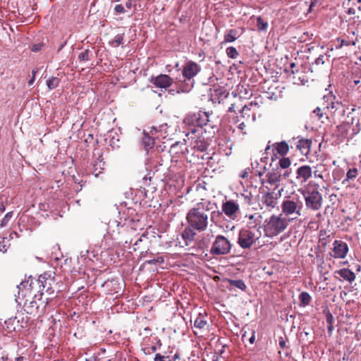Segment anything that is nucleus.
<instances>
[{
  "instance_id": "nucleus-47",
  "label": "nucleus",
  "mask_w": 361,
  "mask_h": 361,
  "mask_svg": "<svg viewBox=\"0 0 361 361\" xmlns=\"http://www.w3.org/2000/svg\"><path fill=\"white\" fill-rule=\"evenodd\" d=\"M114 10L117 13H123L125 12L124 7L121 4L116 5Z\"/></svg>"
},
{
  "instance_id": "nucleus-49",
  "label": "nucleus",
  "mask_w": 361,
  "mask_h": 361,
  "mask_svg": "<svg viewBox=\"0 0 361 361\" xmlns=\"http://www.w3.org/2000/svg\"><path fill=\"white\" fill-rule=\"evenodd\" d=\"M315 63L317 65H322L324 63V56L321 55L319 56L316 60H315Z\"/></svg>"
},
{
  "instance_id": "nucleus-52",
  "label": "nucleus",
  "mask_w": 361,
  "mask_h": 361,
  "mask_svg": "<svg viewBox=\"0 0 361 361\" xmlns=\"http://www.w3.org/2000/svg\"><path fill=\"white\" fill-rule=\"evenodd\" d=\"M279 343L281 348H286V341H284V339L283 338H279Z\"/></svg>"
},
{
  "instance_id": "nucleus-4",
  "label": "nucleus",
  "mask_w": 361,
  "mask_h": 361,
  "mask_svg": "<svg viewBox=\"0 0 361 361\" xmlns=\"http://www.w3.org/2000/svg\"><path fill=\"white\" fill-rule=\"evenodd\" d=\"M187 221L189 226L199 231H204L208 224V216L204 208L197 205V207L191 209L187 214Z\"/></svg>"
},
{
  "instance_id": "nucleus-16",
  "label": "nucleus",
  "mask_w": 361,
  "mask_h": 361,
  "mask_svg": "<svg viewBox=\"0 0 361 361\" xmlns=\"http://www.w3.org/2000/svg\"><path fill=\"white\" fill-rule=\"evenodd\" d=\"M324 101L321 104L322 111L326 115V120L332 118L333 108H331V102H334V97L331 95L324 96Z\"/></svg>"
},
{
  "instance_id": "nucleus-50",
  "label": "nucleus",
  "mask_w": 361,
  "mask_h": 361,
  "mask_svg": "<svg viewBox=\"0 0 361 361\" xmlns=\"http://www.w3.org/2000/svg\"><path fill=\"white\" fill-rule=\"evenodd\" d=\"M165 357H166L161 355V354L157 353L155 355L154 361H165Z\"/></svg>"
},
{
  "instance_id": "nucleus-18",
  "label": "nucleus",
  "mask_w": 361,
  "mask_h": 361,
  "mask_svg": "<svg viewBox=\"0 0 361 361\" xmlns=\"http://www.w3.org/2000/svg\"><path fill=\"white\" fill-rule=\"evenodd\" d=\"M238 204L233 201H227L222 205V211L228 217L233 218L238 210Z\"/></svg>"
},
{
  "instance_id": "nucleus-54",
  "label": "nucleus",
  "mask_w": 361,
  "mask_h": 361,
  "mask_svg": "<svg viewBox=\"0 0 361 361\" xmlns=\"http://www.w3.org/2000/svg\"><path fill=\"white\" fill-rule=\"evenodd\" d=\"M327 330L329 334H331L334 331L333 324H327Z\"/></svg>"
},
{
  "instance_id": "nucleus-20",
  "label": "nucleus",
  "mask_w": 361,
  "mask_h": 361,
  "mask_svg": "<svg viewBox=\"0 0 361 361\" xmlns=\"http://www.w3.org/2000/svg\"><path fill=\"white\" fill-rule=\"evenodd\" d=\"M357 39V37L350 38L349 37H342L336 39L337 44L336 49H341L343 47L355 46Z\"/></svg>"
},
{
  "instance_id": "nucleus-55",
  "label": "nucleus",
  "mask_w": 361,
  "mask_h": 361,
  "mask_svg": "<svg viewBox=\"0 0 361 361\" xmlns=\"http://www.w3.org/2000/svg\"><path fill=\"white\" fill-rule=\"evenodd\" d=\"M177 357H178L177 355H175L173 358H170V357L166 356L165 357V361H175L176 358H177Z\"/></svg>"
},
{
  "instance_id": "nucleus-57",
  "label": "nucleus",
  "mask_w": 361,
  "mask_h": 361,
  "mask_svg": "<svg viewBox=\"0 0 361 361\" xmlns=\"http://www.w3.org/2000/svg\"><path fill=\"white\" fill-rule=\"evenodd\" d=\"M255 332H253L252 336L250 337V343H253L255 342Z\"/></svg>"
},
{
  "instance_id": "nucleus-32",
  "label": "nucleus",
  "mask_w": 361,
  "mask_h": 361,
  "mask_svg": "<svg viewBox=\"0 0 361 361\" xmlns=\"http://www.w3.org/2000/svg\"><path fill=\"white\" fill-rule=\"evenodd\" d=\"M349 86L355 91L361 93V78H352L349 81Z\"/></svg>"
},
{
  "instance_id": "nucleus-51",
  "label": "nucleus",
  "mask_w": 361,
  "mask_h": 361,
  "mask_svg": "<svg viewBox=\"0 0 361 361\" xmlns=\"http://www.w3.org/2000/svg\"><path fill=\"white\" fill-rule=\"evenodd\" d=\"M238 129L242 131V133L243 134H246V132L244 131V130L246 128V124L244 123H241L239 124V126H238Z\"/></svg>"
},
{
  "instance_id": "nucleus-12",
  "label": "nucleus",
  "mask_w": 361,
  "mask_h": 361,
  "mask_svg": "<svg viewBox=\"0 0 361 361\" xmlns=\"http://www.w3.org/2000/svg\"><path fill=\"white\" fill-rule=\"evenodd\" d=\"M231 250L229 241L223 235H218L213 243L211 252L215 255H225Z\"/></svg>"
},
{
  "instance_id": "nucleus-34",
  "label": "nucleus",
  "mask_w": 361,
  "mask_h": 361,
  "mask_svg": "<svg viewBox=\"0 0 361 361\" xmlns=\"http://www.w3.org/2000/svg\"><path fill=\"white\" fill-rule=\"evenodd\" d=\"M142 143L146 149H150L154 146V140L153 137L144 133V137L142 138Z\"/></svg>"
},
{
  "instance_id": "nucleus-40",
  "label": "nucleus",
  "mask_w": 361,
  "mask_h": 361,
  "mask_svg": "<svg viewBox=\"0 0 361 361\" xmlns=\"http://www.w3.org/2000/svg\"><path fill=\"white\" fill-rule=\"evenodd\" d=\"M230 284L240 290H245L246 288V285L242 280H231Z\"/></svg>"
},
{
  "instance_id": "nucleus-39",
  "label": "nucleus",
  "mask_w": 361,
  "mask_h": 361,
  "mask_svg": "<svg viewBox=\"0 0 361 361\" xmlns=\"http://www.w3.org/2000/svg\"><path fill=\"white\" fill-rule=\"evenodd\" d=\"M290 164L291 161L288 157H283L279 161V165L280 166L281 168L283 169L288 168L290 166Z\"/></svg>"
},
{
  "instance_id": "nucleus-6",
  "label": "nucleus",
  "mask_w": 361,
  "mask_h": 361,
  "mask_svg": "<svg viewBox=\"0 0 361 361\" xmlns=\"http://www.w3.org/2000/svg\"><path fill=\"white\" fill-rule=\"evenodd\" d=\"M331 108L334 109L332 113V118L340 119L343 118L345 114H347L344 122L347 123H353L354 118L353 116H351V115H353L354 111H355V109L350 108V106H345L341 102L336 101L335 97L334 102H331Z\"/></svg>"
},
{
  "instance_id": "nucleus-14",
  "label": "nucleus",
  "mask_w": 361,
  "mask_h": 361,
  "mask_svg": "<svg viewBox=\"0 0 361 361\" xmlns=\"http://www.w3.org/2000/svg\"><path fill=\"white\" fill-rule=\"evenodd\" d=\"M296 180L303 184L312 177V169L309 165H302L295 171Z\"/></svg>"
},
{
  "instance_id": "nucleus-9",
  "label": "nucleus",
  "mask_w": 361,
  "mask_h": 361,
  "mask_svg": "<svg viewBox=\"0 0 361 361\" xmlns=\"http://www.w3.org/2000/svg\"><path fill=\"white\" fill-rule=\"evenodd\" d=\"M209 122V115L205 111H199L187 116L184 119V123L187 125L193 126L203 127Z\"/></svg>"
},
{
  "instance_id": "nucleus-19",
  "label": "nucleus",
  "mask_w": 361,
  "mask_h": 361,
  "mask_svg": "<svg viewBox=\"0 0 361 361\" xmlns=\"http://www.w3.org/2000/svg\"><path fill=\"white\" fill-rule=\"evenodd\" d=\"M312 140L309 139H300L298 141L296 148L302 154L307 156L310 151Z\"/></svg>"
},
{
  "instance_id": "nucleus-25",
  "label": "nucleus",
  "mask_w": 361,
  "mask_h": 361,
  "mask_svg": "<svg viewBox=\"0 0 361 361\" xmlns=\"http://www.w3.org/2000/svg\"><path fill=\"white\" fill-rule=\"evenodd\" d=\"M312 175L315 178L324 180L323 173L326 171V166L324 164H318L312 168Z\"/></svg>"
},
{
  "instance_id": "nucleus-60",
  "label": "nucleus",
  "mask_w": 361,
  "mask_h": 361,
  "mask_svg": "<svg viewBox=\"0 0 361 361\" xmlns=\"http://www.w3.org/2000/svg\"><path fill=\"white\" fill-rule=\"evenodd\" d=\"M35 78L32 76L31 79L28 81V85H32L35 82Z\"/></svg>"
},
{
  "instance_id": "nucleus-62",
  "label": "nucleus",
  "mask_w": 361,
  "mask_h": 361,
  "mask_svg": "<svg viewBox=\"0 0 361 361\" xmlns=\"http://www.w3.org/2000/svg\"><path fill=\"white\" fill-rule=\"evenodd\" d=\"M126 6L128 8H131V2L130 1L126 2Z\"/></svg>"
},
{
  "instance_id": "nucleus-43",
  "label": "nucleus",
  "mask_w": 361,
  "mask_h": 361,
  "mask_svg": "<svg viewBox=\"0 0 361 361\" xmlns=\"http://www.w3.org/2000/svg\"><path fill=\"white\" fill-rule=\"evenodd\" d=\"M78 59L80 61H88L89 60V50L86 49L84 51L81 52L78 56Z\"/></svg>"
},
{
  "instance_id": "nucleus-26",
  "label": "nucleus",
  "mask_w": 361,
  "mask_h": 361,
  "mask_svg": "<svg viewBox=\"0 0 361 361\" xmlns=\"http://www.w3.org/2000/svg\"><path fill=\"white\" fill-rule=\"evenodd\" d=\"M238 243L243 248L248 247V230L243 228L239 233Z\"/></svg>"
},
{
  "instance_id": "nucleus-28",
  "label": "nucleus",
  "mask_w": 361,
  "mask_h": 361,
  "mask_svg": "<svg viewBox=\"0 0 361 361\" xmlns=\"http://www.w3.org/2000/svg\"><path fill=\"white\" fill-rule=\"evenodd\" d=\"M212 97H217V98H214V99H218V102L220 103L221 100L226 98L228 96V92L222 87L216 88L214 90V93L212 94Z\"/></svg>"
},
{
  "instance_id": "nucleus-58",
  "label": "nucleus",
  "mask_w": 361,
  "mask_h": 361,
  "mask_svg": "<svg viewBox=\"0 0 361 361\" xmlns=\"http://www.w3.org/2000/svg\"><path fill=\"white\" fill-rule=\"evenodd\" d=\"M247 171L246 170L243 171L240 175V177L242 178H245L246 176H247Z\"/></svg>"
},
{
  "instance_id": "nucleus-38",
  "label": "nucleus",
  "mask_w": 361,
  "mask_h": 361,
  "mask_svg": "<svg viewBox=\"0 0 361 361\" xmlns=\"http://www.w3.org/2000/svg\"><path fill=\"white\" fill-rule=\"evenodd\" d=\"M313 114H314L318 118V119L322 121V122H324V121L326 120V115L324 114V111H322L321 105L317 106L313 111Z\"/></svg>"
},
{
  "instance_id": "nucleus-53",
  "label": "nucleus",
  "mask_w": 361,
  "mask_h": 361,
  "mask_svg": "<svg viewBox=\"0 0 361 361\" xmlns=\"http://www.w3.org/2000/svg\"><path fill=\"white\" fill-rule=\"evenodd\" d=\"M177 147H178V143L173 145L171 147L170 152H171V153H173V154H176V153H178V152H176V148H177Z\"/></svg>"
},
{
  "instance_id": "nucleus-59",
  "label": "nucleus",
  "mask_w": 361,
  "mask_h": 361,
  "mask_svg": "<svg viewBox=\"0 0 361 361\" xmlns=\"http://www.w3.org/2000/svg\"><path fill=\"white\" fill-rule=\"evenodd\" d=\"M213 361H225V359L224 357L217 356L215 359L213 360Z\"/></svg>"
},
{
  "instance_id": "nucleus-45",
  "label": "nucleus",
  "mask_w": 361,
  "mask_h": 361,
  "mask_svg": "<svg viewBox=\"0 0 361 361\" xmlns=\"http://www.w3.org/2000/svg\"><path fill=\"white\" fill-rule=\"evenodd\" d=\"M326 320L327 324H333L334 322V317L332 314L330 312V311H327V312L326 313Z\"/></svg>"
},
{
  "instance_id": "nucleus-17",
  "label": "nucleus",
  "mask_w": 361,
  "mask_h": 361,
  "mask_svg": "<svg viewBox=\"0 0 361 361\" xmlns=\"http://www.w3.org/2000/svg\"><path fill=\"white\" fill-rule=\"evenodd\" d=\"M261 202L263 206H265L269 210L274 209L276 204V198L274 197L273 192H265L262 195Z\"/></svg>"
},
{
  "instance_id": "nucleus-27",
  "label": "nucleus",
  "mask_w": 361,
  "mask_h": 361,
  "mask_svg": "<svg viewBox=\"0 0 361 361\" xmlns=\"http://www.w3.org/2000/svg\"><path fill=\"white\" fill-rule=\"evenodd\" d=\"M240 36V32L237 29H231L227 31L224 35L225 42H232Z\"/></svg>"
},
{
  "instance_id": "nucleus-48",
  "label": "nucleus",
  "mask_w": 361,
  "mask_h": 361,
  "mask_svg": "<svg viewBox=\"0 0 361 361\" xmlns=\"http://www.w3.org/2000/svg\"><path fill=\"white\" fill-rule=\"evenodd\" d=\"M262 176V173H259V174H255V175H252L251 177H250V180H257V178L259 177V178H261V176ZM260 185H263L264 184V181L262 180V179H260Z\"/></svg>"
},
{
  "instance_id": "nucleus-30",
  "label": "nucleus",
  "mask_w": 361,
  "mask_h": 361,
  "mask_svg": "<svg viewBox=\"0 0 361 361\" xmlns=\"http://www.w3.org/2000/svg\"><path fill=\"white\" fill-rule=\"evenodd\" d=\"M192 228L190 226L185 228L182 233V237L186 242L194 240L195 233Z\"/></svg>"
},
{
  "instance_id": "nucleus-63",
  "label": "nucleus",
  "mask_w": 361,
  "mask_h": 361,
  "mask_svg": "<svg viewBox=\"0 0 361 361\" xmlns=\"http://www.w3.org/2000/svg\"><path fill=\"white\" fill-rule=\"evenodd\" d=\"M153 131L157 132V128L155 127H152V130L150 131L152 135H155V133H153Z\"/></svg>"
},
{
  "instance_id": "nucleus-29",
  "label": "nucleus",
  "mask_w": 361,
  "mask_h": 361,
  "mask_svg": "<svg viewBox=\"0 0 361 361\" xmlns=\"http://www.w3.org/2000/svg\"><path fill=\"white\" fill-rule=\"evenodd\" d=\"M281 175L279 171L269 172L267 174V181L270 184H276L281 180Z\"/></svg>"
},
{
  "instance_id": "nucleus-23",
  "label": "nucleus",
  "mask_w": 361,
  "mask_h": 361,
  "mask_svg": "<svg viewBox=\"0 0 361 361\" xmlns=\"http://www.w3.org/2000/svg\"><path fill=\"white\" fill-rule=\"evenodd\" d=\"M207 315L199 314L198 316L194 321V326L196 329H204L208 327V323L207 321Z\"/></svg>"
},
{
  "instance_id": "nucleus-46",
  "label": "nucleus",
  "mask_w": 361,
  "mask_h": 361,
  "mask_svg": "<svg viewBox=\"0 0 361 361\" xmlns=\"http://www.w3.org/2000/svg\"><path fill=\"white\" fill-rule=\"evenodd\" d=\"M6 240V239L4 238H2V241H0V251L3 252H6L9 247L8 245H6L4 243Z\"/></svg>"
},
{
  "instance_id": "nucleus-36",
  "label": "nucleus",
  "mask_w": 361,
  "mask_h": 361,
  "mask_svg": "<svg viewBox=\"0 0 361 361\" xmlns=\"http://www.w3.org/2000/svg\"><path fill=\"white\" fill-rule=\"evenodd\" d=\"M60 80L56 77H51L47 81V87L49 90L57 87L59 85Z\"/></svg>"
},
{
  "instance_id": "nucleus-5",
  "label": "nucleus",
  "mask_w": 361,
  "mask_h": 361,
  "mask_svg": "<svg viewBox=\"0 0 361 361\" xmlns=\"http://www.w3.org/2000/svg\"><path fill=\"white\" fill-rule=\"evenodd\" d=\"M42 293L39 295H35L32 300L27 302V300L23 302L24 310L27 313L35 316L42 315L44 312L48 302L42 299Z\"/></svg>"
},
{
  "instance_id": "nucleus-1",
  "label": "nucleus",
  "mask_w": 361,
  "mask_h": 361,
  "mask_svg": "<svg viewBox=\"0 0 361 361\" xmlns=\"http://www.w3.org/2000/svg\"><path fill=\"white\" fill-rule=\"evenodd\" d=\"M290 224V220L282 216L273 214L267 219L264 223V231L268 237H273L283 232Z\"/></svg>"
},
{
  "instance_id": "nucleus-33",
  "label": "nucleus",
  "mask_w": 361,
  "mask_h": 361,
  "mask_svg": "<svg viewBox=\"0 0 361 361\" xmlns=\"http://www.w3.org/2000/svg\"><path fill=\"white\" fill-rule=\"evenodd\" d=\"M208 144L204 140H197L194 148L200 152H204L207 149Z\"/></svg>"
},
{
  "instance_id": "nucleus-31",
  "label": "nucleus",
  "mask_w": 361,
  "mask_h": 361,
  "mask_svg": "<svg viewBox=\"0 0 361 361\" xmlns=\"http://www.w3.org/2000/svg\"><path fill=\"white\" fill-rule=\"evenodd\" d=\"M358 174H359V171H358L357 168H356V167L350 168L346 173V179L343 181V183L345 181L354 180L357 177Z\"/></svg>"
},
{
  "instance_id": "nucleus-2",
  "label": "nucleus",
  "mask_w": 361,
  "mask_h": 361,
  "mask_svg": "<svg viewBox=\"0 0 361 361\" xmlns=\"http://www.w3.org/2000/svg\"><path fill=\"white\" fill-rule=\"evenodd\" d=\"M282 216L290 221L297 220L302 215L303 204L299 197H286L282 202Z\"/></svg>"
},
{
  "instance_id": "nucleus-15",
  "label": "nucleus",
  "mask_w": 361,
  "mask_h": 361,
  "mask_svg": "<svg viewBox=\"0 0 361 361\" xmlns=\"http://www.w3.org/2000/svg\"><path fill=\"white\" fill-rule=\"evenodd\" d=\"M333 255L334 258L343 259L348 252V246L346 243L336 240L333 243Z\"/></svg>"
},
{
  "instance_id": "nucleus-7",
  "label": "nucleus",
  "mask_w": 361,
  "mask_h": 361,
  "mask_svg": "<svg viewBox=\"0 0 361 361\" xmlns=\"http://www.w3.org/2000/svg\"><path fill=\"white\" fill-rule=\"evenodd\" d=\"M38 283L39 288H42L40 291H45L49 295H52L54 293V290L52 287L55 283V273L51 271H45L44 274L39 275L38 278Z\"/></svg>"
},
{
  "instance_id": "nucleus-21",
  "label": "nucleus",
  "mask_w": 361,
  "mask_h": 361,
  "mask_svg": "<svg viewBox=\"0 0 361 361\" xmlns=\"http://www.w3.org/2000/svg\"><path fill=\"white\" fill-rule=\"evenodd\" d=\"M336 273L342 277L343 280L347 281L349 283L353 282L356 279L355 273L347 268H343L337 270L336 271Z\"/></svg>"
},
{
  "instance_id": "nucleus-8",
  "label": "nucleus",
  "mask_w": 361,
  "mask_h": 361,
  "mask_svg": "<svg viewBox=\"0 0 361 361\" xmlns=\"http://www.w3.org/2000/svg\"><path fill=\"white\" fill-rule=\"evenodd\" d=\"M262 221V215L259 212L250 214V246L254 240L261 236L260 226L257 227Z\"/></svg>"
},
{
  "instance_id": "nucleus-24",
  "label": "nucleus",
  "mask_w": 361,
  "mask_h": 361,
  "mask_svg": "<svg viewBox=\"0 0 361 361\" xmlns=\"http://www.w3.org/2000/svg\"><path fill=\"white\" fill-rule=\"evenodd\" d=\"M274 146L277 153L281 157L286 155L289 151V145L286 141L276 142Z\"/></svg>"
},
{
  "instance_id": "nucleus-64",
  "label": "nucleus",
  "mask_w": 361,
  "mask_h": 361,
  "mask_svg": "<svg viewBox=\"0 0 361 361\" xmlns=\"http://www.w3.org/2000/svg\"><path fill=\"white\" fill-rule=\"evenodd\" d=\"M157 262H163L164 259L161 257H159L157 260H155Z\"/></svg>"
},
{
  "instance_id": "nucleus-56",
  "label": "nucleus",
  "mask_w": 361,
  "mask_h": 361,
  "mask_svg": "<svg viewBox=\"0 0 361 361\" xmlns=\"http://www.w3.org/2000/svg\"><path fill=\"white\" fill-rule=\"evenodd\" d=\"M180 84H181V82H179V83H178V85H180ZM178 87H179V85H178V87H177V90H170L169 91V92L171 94L174 95L175 92H176V93H178V92H177V90H178Z\"/></svg>"
},
{
  "instance_id": "nucleus-37",
  "label": "nucleus",
  "mask_w": 361,
  "mask_h": 361,
  "mask_svg": "<svg viewBox=\"0 0 361 361\" xmlns=\"http://www.w3.org/2000/svg\"><path fill=\"white\" fill-rule=\"evenodd\" d=\"M123 34L116 35L111 41L110 44L112 47H117L123 44Z\"/></svg>"
},
{
  "instance_id": "nucleus-22",
  "label": "nucleus",
  "mask_w": 361,
  "mask_h": 361,
  "mask_svg": "<svg viewBox=\"0 0 361 361\" xmlns=\"http://www.w3.org/2000/svg\"><path fill=\"white\" fill-rule=\"evenodd\" d=\"M251 24L255 26L256 29L258 31H264L267 29L268 23L264 21V20L260 17L252 16L250 18Z\"/></svg>"
},
{
  "instance_id": "nucleus-11",
  "label": "nucleus",
  "mask_w": 361,
  "mask_h": 361,
  "mask_svg": "<svg viewBox=\"0 0 361 361\" xmlns=\"http://www.w3.org/2000/svg\"><path fill=\"white\" fill-rule=\"evenodd\" d=\"M32 283L33 279L30 276L27 280L23 281L18 286V292L16 300L18 303H22L27 297H30L32 295Z\"/></svg>"
},
{
  "instance_id": "nucleus-3",
  "label": "nucleus",
  "mask_w": 361,
  "mask_h": 361,
  "mask_svg": "<svg viewBox=\"0 0 361 361\" xmlns=\"http://www.w3.org/2000/svg\"><path fill=\"white\" fill-rule=\"evenodd\" d=\"M200 71V66L193 61H188L183 68L182 74L185 78L183 82L179 85L178 94L189 92L194 85L192 78Z\"/></svg>"
},
{
  "instance_id": "nucleus-42",
  "label": "nucleus",
  "mask_w": 361,
  "mask_h": 361,
  "mask_svg": "<svg viewBox=\"0 0 361 361\" xmlns=\"http://www.w3.org/2000/svg\"><path fill=\"white\" fill-rule=\"evenodd\" d=\"M226 53H227V55L230 57V58H232V59H235L236 58L237 55H238V51H236V49L233 47H230L228 48H227L226 49Z\"/></svg>"
},
{
  "instance_id": "nucleus-44",
  "label": "nucleus",
  "mask_w": 361,
  "mask_h": 361,
  "mask_svg": "<svg viewBox=\"0 0 361 361\" xmlns=\"http://www.w3.org/2000/svg\"><path fill=\"white\" fill-rule=\"evenodd\" d=\"M12 215H13L12 212H8L5 215V216L4 217V219L1 221V226H5L7 225L8 222L12 217Z\"/></svg>"
},
{
  "instance_id": "nucleus-41",
  "label": "nucleus",
  "mask_w": 361,
  "mask_h": 361,
  "mask_svg": "<svg viewBox=\"0 0 361 361\" xmlns=\"http://www.w3.org/2000/svg\"><path fill=\"white\" fill-rule=\"evenodd\" d=\"M352 4L355 6L354 7H350L348 9L349 14H355L356 8L359 11H361V0H356V2H353Z\"/></svg>"
},
{
  "instance_id": "nucleus-10",
  "label": "nucleus",
  "mask_w": 361,
  "mask_h": 361,
  "mask_svg": "<svg viewBox=\"0 0 361 361\" xmlns=\"http://www.w3.org/2000/svg\"><path fill=\"white\" fill-rule=\"evenodd\" d=\"M306 207L312 210H319L322 204V195L317 190L304 194Z\"/></svg>"
},
{
  "instance_id": "nucleus-61",
  "label": "nucleus",
  "mask_w": 361,
  "mask_h": 361,
  "mask_svg": "<svg viewBox=\"0 0 361 361\" xmlns=\"http://www.w3.org/2000/svg\"><path fill=\"white\" fill-rule=\"evenodd\" d=\"M37 72V68L33 69L32 71V76H34L35 78Z\"/></svg>"
},
{
  "instance_id": "nucleus-13",
  "label": "nucleus",
  "mask_w": 361,
  "mask_h": 361,
  "mask_svg": "<svg viewBox=\"0 0 361 361\" xmlns=\"http://www.w3.org/2000/svg\"><path fill=\"white\" fill-rule=\"evenodd\" d=\"M149 81L155 87L166 90L172 85L173 79L168 75L160 74L157 76H152Z\"/></svg>"
},
{
  "instance_id": "nucleus-35",
  "label": "nucleus",
  "mask_w": 361,
  "mask_h": 361,
  "mask_svg": "<svg viewBox=\"0 0 361 361\" xmlns=\"http://www.w3.org/2000/svg\"><path fill=\"white\" fill-rule=\"evenodd\" d=\"M311 296L307 292H302L299 295V299L301 303L306 306L311 302Z\"/></svg>"
}]
</instances>
